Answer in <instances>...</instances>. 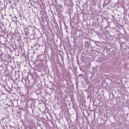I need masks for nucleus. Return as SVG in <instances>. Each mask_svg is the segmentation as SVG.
<instances>
[{"mask_svg":"<svg viewBox=\"0 0 129 129\" xmlns=\"http://www.w3.org/2000/svg\"><path fill=\"white\" fill-rule=\"evenodd\" d=\"M34 92H35V93L37 94V95H38V94H37V93L35 91H34Z\"/></svg>","mask_w":129,"mask_h":129,"instance_id":"obj_3","label":"nucleus"},{"mask_svg":"<svg viewBox=\"0 0 129 129\" xmlns=\"http://www.w3.org/2000/svg\"><path fill=\"white\" fill-rule=\"evenodd\" d=\"M87 43L88 44V45H89L90 44L89 43V42H87Z\"/></svg>","mask_w":129,"mask_h":129,"instance_id":"obj_2","label":"nucleus"},{"mask_svg":"<svg viewBox=\"0 0 129 129\" xmlns=\"http://www.w3.org/2000/svg\"><path fill=\"white\" fill-rule=\"evenodd\" d=\"M27 29L26 28H25L24 29V31L25 32V34H26V32L27 31Z\"/></svg>","mask_w":129,"mask_h":129,"instance_id":"obj_1","label":"nucleus"}]
</instances>
